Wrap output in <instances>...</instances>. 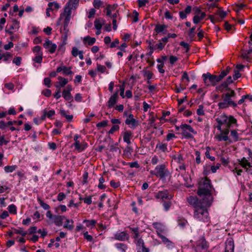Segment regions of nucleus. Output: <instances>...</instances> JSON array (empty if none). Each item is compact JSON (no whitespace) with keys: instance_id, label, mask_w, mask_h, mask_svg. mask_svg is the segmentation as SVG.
Wrapping results in <instances>:
<instances>
[{"instance_id":"60","label":"nucleus","mask_w":252,"mask_h":252,"mask_svg":"<svg viewBox=\"0 0 252 252\" xmlns=\"http://www.w3.org/2000/svg\"><path fill=\"white\" fill-rule=\"evenodd\" d=\"M195 27H193L190 29L189 32V36L190 38H193L195 36Z\"/></svg>"},{"instance_id":"30","label":"nucleus","mask_w":252,"mask_h":252,"mask_svg":"<svg viewBox=\"0 0 252 252\" xmlns=\"http://www.w3.org/2000/svg\"><path fill=\"white\" fill-rule=\"evenodd\" d=\"M103 24V20L100 19H95L94 22V27L97 30H101Z\"/></svg>"},{"instance_id":"28","label":"nucleus","mask_w":252,"mask_h":252,"mask_svg":"<svg viewBox=\"0 0 252 252\" xmlns=\"http://www.w3.org/2000/svg\"><path fill=\"white\" fill-rule=\"evenodd\" d=\"M58 80L60 81L59 85L56 86L57 88L63 87L68 83L67 79L61 76L58 77Z\"/></svg>"},{"instance_id":"10","label":"nucleus","mask_w":252,"mask_h":252,"mask_svg":"<svg viewBox=\"0 0 252 252\" xmlns=\"http://www.w3.org/2000/svg\"><path fill=\"white\" fill-rule=\"evenodd\" d=\"M137 252H149V248H146L143 240L142 239L135 243Z\"/></svg>"},{"instance_id":"21","label":"nucleus","mask_w":252,"mask_h":252,"mask_svg":"<svg viewBox=\"0 0 252 252\" xmlns=\"http://www.w3.org/2000/svg\"><path fill=\"white\" fill-rule=\"evenodd\" d=\"M154 227L156 229L158 236L159 234H161V233L164 230V227L162 224L159 222H154L153 223Z\"/></svg>"},{"instance_id":"11","label":"nucleus","mask_w":252,"mask_h":252,"mask_svg":"<svg viewBox=\"0 0 252 252\" xmlns=\"http://www.w3.org/2000/svg\"><path fill=\"white\" fill-rule=\"evenodd\" d=\"M43 47L47 49L51 54H53L55 52L57 46L56 44L53 43L51 41L46 39L43 44Z\"/></svg>"},{"instance_id":"41","label":"nucleus","mask_w":252,"mask_h":252,"mask_svg":"<svg viewBox=\"0 0 252 252\" xmlns=\"http://www.w3.org/2000/svg\"><path fill=\"white\" fill-rule=\"evenodd\" d=\"M188 223L187 220L183 218H180L178 220V224L181 228H184Z\"/></svg>"},{"instance_id":"64","label":"nucleus","mask_w":252,"mask_h":252,"mask_svg":"<svg viewBox=\"0 0 252 252\" xmlns=\"http://www.w3.org/2000/svg\"><path fill=\"white\" fill-rule=\"evenodd\" d=\"M174 159L175 161H176L177 162H178L179 163H181L183 161V156L181 154L178 155L176 157L174 156Z\"/></svg>"},{"instance_id":"51","label":"nucleus","mask_w":252,"mask_h":252,"mask_svg":"<svg viewBox=\"0 0 252 252\" xmlns=\"http://www.w3.org/2000/svg\"><path fill=\"white\" fill-rule=\"evenodd\" d=\"M97 70L98 71V72H100V73H103L105 72L106 69V68L105 66L104 65H102L101 64H97Z\"/></svg>"},{"instance_id":"37","label":"nucleus","mask_w":252,"mask_h":252,"mask_svg":"<svg viewBox=\"0 0 252 252\" xmlns=\"http://www.w3.org/2000/svg\"><path fill=\"white\" fill-rule=\"evenodd\" d=\"M156 148H158L163 152H165L166 151H167V144L165 143L162 144L159 143L157 145Z\"/></svg>"},{"instance_id":"56","label":"nucleus","mask_w":252,"mask_h":252,"mask_svg":"<svg viewBox=\"0 0 252 252\" xmlns=\"http://www.w3.org/2000/svg\"><path fill=\"white\" fill-rule=\"evenodd\" d=\"M149 44V47L151 50V53H153L154 50L156 49L155 46H154V41L153 40L147 41Z\"/></svg>"},{"instance_id":"13","label":"nucleus","mask_w":252,"mask_h":252,"mask_svg":"<svg viewBox=\"0 0 252 252\" xmlns=\"http://www.w3.org/2000/svg\"><path fill=\"white\" fill-rule=\"evenodd\" d=\"M129 235L125 231L117 232L114 235V238L116 240L124 241L128 240Z\"/></svg>"},{"instance_id":"1","label":"nucleus","mask_w":252,"mask_h":252,"mask_svg":"<svg viewBox=\"0 0 252 252\" xmlns=\"http://www.w3.org/2000/svg\"><path fill=\"white\" fill-rule=\"evenodd\" d=\"M188 203L194 208L193 217L198 221L208 222L209 220L207 208L212 203L199 200L196 196H190L187 198Z\"/></svg>"},{"instance_id":"9","label":"nucleus","mask_w":252,"mask_h":252,"mask_svg":"<svg viewBox=\"0 0 252 252\" xmlns=\"http://www.w3.org/2000/svg\"><path fill=\"white\" fill-rule=\"evenodd\" d=\"M156 198L161 199L162 200L168 199L170 200L173 198V195L169 194L167 190L158 191L155 196Z\"/></svg>"},{"instance_id":"36","label":"nucleus","mask_w":252,"mask_h":252,"mask_svg":"<svg viewBox=\"0 0 252 252\" xmlns=\"http://www.w3.org/2000/svg\"><path fill=\"white\" fill-rule=\"evenodd\" d=\"M73 145L74 146L75 149H76L79 152L83 151L86 148V146L80 145L79 141L75 142V143L73 144Z\"/></svg>"},{"instance_id":"43","label":"nucleus","mask_w":252,"mask_h":252,"mask_svg":"<svg viewBox=\"0 0 252 252\" xmlns=\"http://www.w3.org/2000/svg\"><path fill=\"white\" fill-rule=\"evenodd\" d=\"M160 239L162 240V242L166 244L167 246H170L172 242L169 241L166 237H165L164 236H163L162 234H159L158 236Z\"/></svg>"},{"instance_id":"38","label":"nucleus","mask_w":252,"mask_h":252,"mask_svg":"<svg viewBox=\"0 0 252 252\" xmlns=\"http://www.w3.org/2000/svg\"><path fill=\"white\" fill-rule=\"evenodd\" d=\"M12 124L13 122L12 121H9L7 123H5L3 121H0V128L2 129H4L6 127L12 125Z\"/></svg>"},{"instance_id":"53","label":"nucleus","mask_w":252,"mask_h":252,"mask_svg":"<svg viewBox=\"0 0 252 252\" xmlns=\"http://www.w3.org/2000/svg\"><path fill=\"white\" fill-rule=\"evenodd\" d=\"M210 148L208 147L206 148V151L205 152V156L208 158H209L211 161H214L215 159V158L214 157H212L210 156Z\"/></svg>"},{"instance_id":"33","label":"nucleus","mask_w":252,"mask_h":252,"mask_svg":"<svg viewBox=\"0 0 252 252\" xmlns=\"http://www.w3.org/2000/svg\"><path fill=\"white\" fill-rule=\"evenodd\" d=\"M60 114L62 116L64 117L66 119V120L69 122L71 121L73 119V115H67L66 113V111L64 110L61 109Z\"/></svg>"},{"instance_id":"25","label":"nucleus","mask_w":252,"mask_h":252,"mask_svg":"<svg viewBox=\"0 0 252 252\" xmlns=\"http://www.w3.org/2000/svg\"><path fill=\"white\" fill-rule=\"evenodd\" d=\"M63 97L67 101H72L73 100V96H72L71 93L68 92L65 90H63L62 94Z\"/></svg>"},{"instance_id":"42","label":"nucleus","mask_w":252,"mask_h":252,"mask_svg":"<svg viewBox=\"0 0 252 252\" xmlns=\"http://www.w3.org/2000/svg\"><path fill=\"white\" fill-rule=\"evenodd\" d=\"M63 73L64 75H68L72 74L73 72L71 70V67H67L65 66H63Z\"/></svg>"},{"instance_id":"16","label":"nucleus","mask_w":252,"mask_h":252,"mask_svg":"<svg viewBox=\"0 0 252 252\" xmlns=\"http://www.w3.org/2000/svg\"><path fill=\"white\" fill-rule=\"evenodd\" d=\"M167 28L165 25L157 24L156 25L155 31L158 34H165L167 32Z\"/></svg>"},{"instance_id":"8","label":"nucleus","mask_w":252,"mask_h":252,"mask_svg":"<svg viewBox=\"0 0 252 252\" xmlns=\"http://www.w3.org/2000/svg\"><path fill=\"white\" fill-rule=\"evenodd\" d=\"M125 123L132 129H134L139 125L138 121L134 118V116L132 114L128 115V117L125 121Z\"/></svg>"},{"instance_id":"40","label":"nucleus","mask_w":252,"mask_h":252,"mask_svg":"<svg viewBox=\"0 0 252 252\" xmlns=\"http://www.w3.org/2000/svg\"><path fill=\"white\" fill-rule=\"evenodd\" d=\"M84 223H86V225L87 227H94L96 223L95 220H85L83 221Z\"/></svg>"},{"instance_id":"2","label":"nucleus","mask_w":252,"mask_h":252,"mask_svg":"<svg viewBox=\"0 0 252 252\" xmlns=\"http://www.w3.org/2000/svg\"><path fill=\"white\" fill-rule=\"evenodd\" d=\"M212 186L211 180L207 178L200 179L198 182V195L201 197L199 200L212 203L213 197L212 195Z\"/></svg>"},{"instance_id":"15","label":"nucleus","mask_w":252,"mask_h":252,"mask_svg":"<svg viewBox=\"0 0 252 252\" xmlns=\"http://www.w3.org/2000/svg\"><path fill=\"white\" fill-rule=\"evenodd\" d=\"M129 228L131 231V232L133 234V236L132 238L134 239V243L136 242H137L139 241V240L142 239L141 237L140 236L139 232V228L137 227H131L129 226Z\"/></svg>"},{"instance_id":"54","label":"nucleus","mask_w":252,"mask_h":252,"mask_svg":"<svg viewBox=\"0 0 252 252\" xmlns=\"http://www.w3.org/2000/svg\"><path fill=\"white\" fill-rule=\"evenodd\" d=\"M227 75V71L222 70L219 75H217L219 81H220L225 76Z\"/></svg>"},{"instance_id":"35","label":"nucleus","mask_w":252,"mask_h":252,"mask_svg":"<svg viewBox=\"0 0 252 252\" xmlns=\"http://www.w3.org/2000/svg\"><path fill=\"white\" fill-rule=\"evenodd\" d=\"M55 114V111L54 110H50L48 112L45 110L44 111V114L41 117L42 120H44L46 117L48 118H50L52 116H54Z\"/></svg>"},{"instance_id":"5","label":"nucleus","mask_w":252,"mask_h":252,"mask_svg":"<svg viewBox=\"0 0 252 252\" xmlns=\"http://www.w3.org/2000/svg\"><path fill=\"white\" fill-rule=\"evenodd\" d=\"M202 78L205 85L207 86H215L220 82L217 75L211 74L210 73L203 74Z\"/></svg>"},{"instance_id":"12","label":"nucleus","mask_w":252,"mask_h":252,"mask_svg":"<svg viewBox=\"0 0 252 252\" xmlns=\"http://www.w3.org/2000/svg\"><path fill=\"white\" fill-rule=\"evenodd\" d=\"M60 8L59 4L56 2H50L48 4V8L46 9V15L47 17L50 16V11L54 10H58Z\"/></svg>"},{"instance_id":"61","label":"nucleus","mask_w":252,"mask_h":252,"mask_svg":"<svg viewBox=\"0 0 252 252\" xmlns=\"http://www.w3.org/2000/svg\"><path fill=\"white\" fill-rule=\"evenodd\" d=\"M118 143H116L114 145H112L110 146V151L111 152H117L118 150L120 152V150H119V148L118 147Z\"/></svg>"},{"instance_id":"47","label":"nucleus","mask_w":252,"mask_h":252,"mask_svg":"<svg viewBox=\"0 0 252 252\" xmlns=\"http://www.w3.org/2000/svg\"><path fill=\"white\" fill-rule=\"evenodd\" d=\"M15 166H6L4 167V171L6 173H10L13 172L15 169Z\"/></svg>"},{"instance_id":"31","label":"nucleus","mask_w":252,"mask_h":252,"mask_svg":"<svg viewBox=\"0 0 252 252\" xmlns=\"http://www.w3.org/2000/svg\"><path fill=\"white\" fill-rule=\"evenodd\" d=\"M180 128L183 129V130L187 129L189 131H190L191 133H196V132L194 131V130L193 129L191 126L189 125H187L186 124H182L180 126Z\"/></svg>"},{"instance_id":"29","label":"nucleus","mask_w":252,"mask_h":252,"mask_svg":"<svg viewBox=\"0 0 252 252\" xmlns=\"http://www.w3.org/2000/svg\"><path fill=\"white\" fill-rule=\"evenodd\" d=\"M133 152V149L130 146H126L124 151V155L126 158H129Z\"/></svg>"},{"instance_id":"20","label":"nucleus","mask_w":252,"mask_h":252,"mask_svg":"<svg viewBox=\"0 0 252 252\" xmlns=\"http://www.w3.org/2000/svg\"><path fill=\"white\" fill-rule=\"evenodd\" d=\"M229 90V89L228 88V85L224 82H223L221 84L216 86V91L217 92H222L224 91Z\"/></svg>"},{"instance_id":"45","label":"nucleus","mask_w":252,"mask_h":252,"mask_svg":"<svg viewBox=\"0 0 252 252\" xmlns=\"http://www.w3.org/2000/svg\"><path fill=\"white\" fill-rule=\"evenodd\" d=\"M103 2L100 0H94L93 2L94 6L96 8H99L102 5Z\"/></svg>"},{"instance_id":"18","label":"nucleus","mask_w":252,"mask_h":252,"mask_svg":"<svg viewBox=\"0 0 252 252\" xmlns=\"http://www.w3.org/2000/svg\"><path fill=\"white\" fill-rule=\"evenodd\" d=\"M222 97L223 98V100L226 101L227 104L230 105L233 107H236L237 104L234 101L232 100L229 93L223 94Z\"/></svg>"},{"instance_id":"22","label":"nucleus","mask_w":252,"mask_h":252,"mask_svg":"<svg viewBox=\"0 0 252 252\" xmlns=\"http://www.w3.org/2000/svg\"><path fill=\"white\" fill-rule=\"evenodd\" d=\"M96 41V39L94 37H91L90 36H87L83 39V42L85 44H88V45H93Z\"/></svg>"},{"instance_id":"32","label":"nucleus","mask_w":252,"mask_h":252,"mask_svg":"<svg viewBox=\"0 0 252 252\" xmlns=\"http://www.w3.org/2000/svg\"><path fill=\"white\" fill-rule=\"evenodd\" d=\"M60 114L62 116L64 117L66 119V120L69 122L71 121L73 119V115H67L66 113V111L64 110L61 109Z\"/></svg>"},{"instance_id":"49","label":"nucleus","mask_w":252,"mask_h":252,"mask_svg":"<svg viewBox=\"0 0 252 252\" xmlns=\"http://www.w3.org/2000/svg\"><path fill=\"white\" fill-rule=\"evenodd\" d=\"M105 182V180L103 177H101L99 179V184L98 185V188L100 189H104L105 188V186L103 185L104 182Z\"/></svg>"},{"instance_id":"7","label":"nucleus","mask_w":252,"mask_h":252,"mask_svg":"<svg viewBox=\"0 0 252 252\" xmlns=\"http://www.w3.org/2000/svg\"><path fill=\"white\" fill-rule=\"evenodd\" d=\"M207 248V242L204 239H201L197 242L195 247L196 252H205Z\"/></svg>"},{"instance_id":"58","label":"nucleus","mask_w":252,"mask_h":252,"mask_svg":"<svg viewBox=\"0 0 252 252\" xmlns=\"http://www.w3.org/2000/svg\"><path fill=\"white\" fill-rule=\"evenodd\" d=\"M38 201L39 202V204L40 206L44 209V210H48L50 208V206L47 204L44 203L40 199H38Z\"/></svg>"},{"instance_id":"3","label":"nucleus","mask_w":252,"mask_h":252,"mask_svg":"<svg viewBox=\"0 0 252 252\" xmlns=\"http://www.w3.org/2000/svg\"><path fill=\"white\" fill-rule=\"evenodd\" d=\"M150 173L152 175L163 179L167 176L168 171L166 168L165 164H162L157 165L155 169L153 170H151Z\"/></svg>"},{"instance_id":"26","label":"nucleus","mask_w":252,"mask_h":252,"mask_svg":"<svg viewBox=\"0 0 252 252\" xmlns=\"http://www.w3.org/2000/svg\"><path fill=\"white\" fill-rule=\"evenodd\" d=\"M239 161L241 166L245 168L252 166L251 163L245 158H243L241 160H239Z\"/></svg>"},{"instance_id":"44","label":"nucleus","mask_w":252,"mask_h":252,"mask_svg":"<svg viewBox=\"0 0 252 252\" xmlns=\"http://www.w3.org/2000/svg\"><path fill=\"white\" fill-rule=\"evenodd\" d=\"M33 61L37 63H41L42 61V53L36 54Z\"/></svg>"},{"instance_id":"6","label":"nucleus","mask_w":252,"mask_h":252,"mask_svg":"<svg viewBox=\"0 0 252 252\" xmlns=\"http://www.w3.org/2000/svg\"><path fill=\"white\" fill-rule=\"evenodd\" d=\"M71 11L68 7H65L63 13L60 15V20L64 18L63 27L64 30H66L70 20Z\"/></svg>"},{"instance_id":"27","label":"nucleus","mask_w":252,"mask_h":252,"mask_svg":"<svg viewBox=\"0 0 252 252\" xmlns=\"http://www.w3.org/2000/svg\"><path fill=\"white\" fill-rule=\"evenodd\" d=\"M73 221L72 220L66 219L63 227L68 230H71L73 228Z\"/></svg>"},{"instance_id":"52","label":"nucleus","mask_w":252,"mask_h":252,"mask_svg":"<svg viewBox=\"0 0 252 252\" xmlns=\"http://www.w3.org/2000/svg\"><path fill=\"white\" fill-rule=\"evenodd\" d=\"M231 135L233 137V140L235 141H237L239 139L238 134L237 132L235 130L231 131Z\"/></svg>"},{"instance_id":"50","label":"nucleus","mask_w":252,"mask_h":252,"mask_svg":"<svg viewBox=\"0 0 252 252\" xmlns=\"http://www.w3.org/2000/svg\"><path fill=\"white\" fill-rule=\"evenodd\" d=\"M217 138H218V140L220 141H222V140L226 141L228 140V139H229L228 136H227L226 135H224L221 133L220 135L217 136Z\"/></svg>"},{"instance_id":"17","label":"nucleus","mask_w":252,"mask_h":252,"mask_svg":"<svg viewBox=\"0 0 252 252\" xmlns=\"http://www.w3.org/2000/svg\"><path fill=\"white\" fill-rule=\"evenodd\" d=\"M65 219V217L63 216L54 215L53 222L58 226H61L63 225V220Z\"/></svg>"},{"instance_id":"23","label":"nucleus","mask_w":252,"mask_h":252,"mask_svg":"<svg viewBox=\"0 0 252 252\" xmlns=\"http://www.w3.org/2000/svg\"><path fill=\"white\" fill-rule=\"evenodd\" d=\"M115 246L120 252H126L128 248L126 245L120 243L115 244Z\"/></svg>"},{"instance_id":"39","label":"nucleus","mask_w":252,"mask_h":252,"mask_svg":"<svg viewBox=\"0 0 252 252\" xmlns=\"http://www.w3.org/2000/svg\"><path fill=\"white\" fill-rule=\"evenodd\" d=\"M252 52V47H250L248 50L244 51L242 53V56L244 59H249V55Z\"/></svg>"},{"instance_id":"24","label":"nucleus","mask_w":252,"mask_h":252,"mask_svg":"<svg viewBox=\"0 0 252 252\" xmlns=\"http://www.w3.org/2000/svg\"><path fill=\"white\" fill-rule=\"evenodd\" d=\"M132 135V133L130 131H126L123 134V139L125 142H126L127 144H130L131 143L130 142V137Z\"/></svg>"},{"instance_id":"46","label":"nucleus","mask_w":252,"mask_h":252,"mask_svg":"<svg viewBox=\"0 0 252 252\" xmlns=\"http://www.w3.org/2000/svg\"><path fill=\"white\" fill-rule=\"evenodd\" d=\"M172 205V202L169 201H164L163 203V206L165 211H167L169 210Z\"/></svg>"},{"instance_id":"62","label":"nucleus","mask_w":252,"mask_h":252,"mask_svg":"<svg viewBox=\"0 0 252 252\" xmlns=\"http://www.w3.org/2000/svg\"><path fill=\"white\" fill-rule=\"evenodd\" d=\"M108 121H103L101 122H99L96 124V127L97 128L105 127L107 126Z\"/></svg>"},{"instance_id":"4","label":"nucleus","mask_w":252,"mask_h":252,"mask_svg":"<svg viewBox=\"0 0 252 252\" xmlns=\"http://www.w3.org/2000/svg\"><path fill=\"white\" fill-rule=\"evenodd\" d=\"M218 124L226 125V126L231 127L232 125L236 123L237 120L232 116L221 115L216 119Z\"/></svg>"},{"instance_id":"63","label":"nucleus","mask_w":252,"mask_h":252,"mask_svg":"<svg viewBox=\"0 0 252 252\" xmlns=\"http://www.w3.org/2000/svg\"><path fill=\"white\" fill-rule=\"evenodd\" d=\"M8 210L10 213L16 214V207L14 204H11L8 207Z\"/></svg>"},{"instance_id":"19","label":"nucleus","mask_w":252,"mask_h":252,"mask_svg":"<svg viewBox=\"0 0 252 252\" xmlns=\"http://www.w3.org/2000/svg\"><path fill=\"white\" fill-rule=\"evenodd\" d=\"M118 91L115 93L109 98L108 101V106L109 108H111L114 106L117 101L118 97Z\"/></svg>"},{"instance_id":"55","label":"nucleus","mask_w":252,"mask_h":252,"mask_svg":"<svg viewBox=\"0 0 252 252\" xmlns=\"http://www.w3.org/2000/svg\"><path fill=\"white\" fill-rule=\"evenodd\" d=\"M120 128V126L117 125H115L112 126L111 128L108 131L109 134H113L115 131H118Z\"/></svg>"},{"instance_id":"59","label":"nucleus","mask_w":252,"mask_h":252,"mask_svg":"<svg viewBox=\"0 0 252 252\" xmlns=\"http://www.w3.org/2000/svg\"><path fill=\"white\" fill-rule=\"evenodd\" d=\"M84 238L89 242H92L93 241V237L88 234V232L86 231L83 234Z\"/></svg>"},{"instance_id":"57","label":"nucleus","mask_w":252,"mask_h":252,"mask_svg":"<svg viewBox=\"0 0 252 252\" xmlns=\"http://www.w3.org/2000/svg\"><path fill=\"white\" fill-rule=\"evenodd\" d=\"M218 106L220 108H225L231 105L227 104L226 101L223 100L222 102L219 103Z\"/></svg>"},{"instance_id":"34","label":"nucleus","mask_w":252,"mask_h":252,"mask_svg":"<svg viewBox=\"0 0 252 252\" xmlns=\"http://www.w3.org/2000/svg\"><path fill=\"white\" fill-rule=\"evenodd\" d=\"M60 114L62 116L64 117L66 119V120L69 122L71 121L73 119V115H67L66 113V111L64 110L61 109Z\"/></svg>"},{"instance_id":"48","label":"nucleus","mask_w":252,"mask_h":252,"mask_svg":"<svg viewBox=\"0 0 252 252\" xmlns=\"http://www.w3.org/2000/svg\"><path fill=\"white\" fill-rule=\"evenodd\" d=\"M226 15V12L220 10H218V17H219L220 21L222 20Z\"/></svg>"},{"instance_id":"14","label":"nucleus","mask_w":252,"mask_h":252,"mask_svg":"<svg viewBox=\"0 0 252 252\" xmlns=\"http://www.w3.org/2000/svg\"><path fill=\"white\" fill-rule=\"evenodd\" d=\"M225 252H234V244L232 238H229L226 241Z\"/></svg>"}]
</instances>
